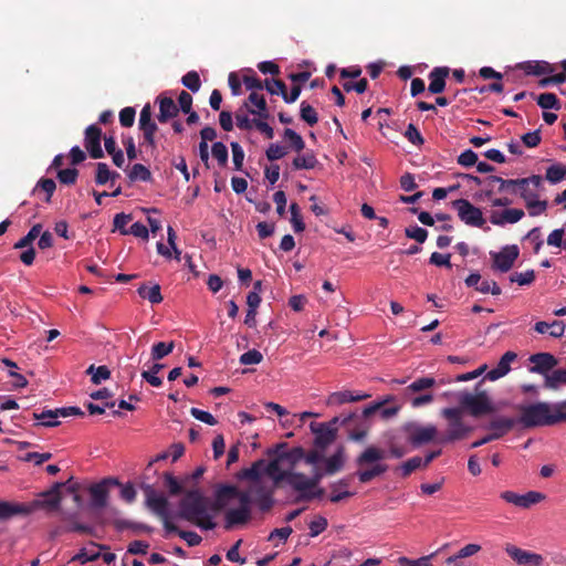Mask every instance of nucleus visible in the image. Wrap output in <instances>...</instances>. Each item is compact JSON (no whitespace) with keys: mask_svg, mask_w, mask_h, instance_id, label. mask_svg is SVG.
<instances>
[{"mask_svg":"<svg viewBox=\"0 0 566 566\" xmlns=\"http://www.w3.org/2000/svg\"><path fill=\"white\" fill-rule=\"evenodd\" d=\"M175 348V343H164L159 342L153 345L151 347V358L153 360H160L167 355H169Z\"/></svg>","mask_w":566,"mask_h":566,"instance_id":"43","label":"nucleus"},{"mask_svg":"<svg viewBox=\"0 0 566 566\" xmlns=\"http://www.w3.org/2000/svg\"><path fill=\"white\" fill-rule=\"evenodd\" d=\"M405 234L407 238L413 239L418 243H423L428 238V231L418 226L406 228Z\"/></svg>","mask_w":566,"mask_h":566,"instance_id":"57","label":"nucleus"},{"mask_svg":"<svg viewBox=\"0 0 566 566\" xmlns=\"http://www.w3.org/2000/svg\"><path fill=\"white\" fill-rule=\"evenodd\" d=\"M244 106L247 108H254V111H265L268 104L263 95L252 92L249 95L248 101L244 103Z\"/></svg>","mask_w":566,"mask_h":566,"instance_id":"54","label":"nucleus"},{"mask_svg":"<svg viewBox=\"0 0 566 566\" xmlns=\"http://www.w3.org/2000/svg\"><path fill=\"white\" fill-rule=\"evenodd\" d=\"M434 384H436L434 378H432V377H421V378H418L415 381H412L407 387L406 390L407 391H411V392H419V391H423L426 389H429V388L433 387Z\"/></svg>","mask_w":566,"mask_h":566,"instance_id":"52","label":"nucleus"},{"mask_svg":"<svg viewBox=\"0 0 566 566\" xmlns=\"http://www.w3.org/2000/svg\"><path fill=\"white\" fill-rule=\"evenodd\" d=\"M88 491L91 494L90 505L92 509L97 510L106 506L108 497L106 481L91 485Z\"/></svg>","mask_w":566,"mask_h":566,"instance_id":"25","label":"nucleus"},{"mask_svg":"<svg viewBox=\"0 0 566 566\" xmlns=\"http://www.w3.org/2000/svg\"><path fill=\"white\" fill-rule=\"evenodd\" d=\"M78 170L76 168L61 169L57 172L59 181L64 185H74L76 182Z\"/></svg>","mask_w":566,"mask_h":566,"instance_id":"59","label":"nucleus"},{"mask_svg":"<svg viewBox=\"0 0 566 566\" xmlns=\"http://www.w3.org/2000/svg\"><path fill=\"white\" fill-rule=\"evenodd\" d=\"M101 557L98 551L82 548L72 559L78 560L82 564L94 562Z\"/></svg>","mask_w":566,"mask_h":566,"instance_id":"62","label":"nucleus"},{"mask_svg":"<svg viewBox=\"0 0 566 566\" xmlns=\"http://www.w3.org/2000/svg\"><path fill=\"white\" fill-rule=\"evenodd\" d=\"M566 408V401L554 406L548 402H535L520 406L518 422L524 428L553 426L560 422V410Z\"/></svg>","mask_w":566,"mask_h":566,"instance_id":"3","label":"nucleus"},{"mask_svg":"<svg viewBox=\"0 0 566 566\" xmlns=\"http://www.w3.org/2000/svg\"><path fill=\"white\" fill-rule=\"evenodd\" d=\"M42 226L40 223L34 224L30 231L14 243V249H24L32 247L33 241L41 234Z\"/></svg>","mask_w":566,"mask_h":566,"instance_id":"37","label":"nucleus"},{"mask_svg":"<svg viewBox=\"0 0 566 566\" xmlns=\"http://www.w3.org/2000/svg\"><path fill=\"white\" fill-rule=\"evenodd\" d=\"M178 516L202 530H213L216 523L208 513V500L199 490H190L180 500Z\"/></svg>","mask_w":566,"mask_h":566,"instance_id":"2","label":"nucleus"},{"mask_svg":"<svg viewBox=\"0 0 566 566\" xmlns=\"http://www.w3.org/2000/svg\"><path fill=\"white\" fill-rule=\"evenodd\" d=\"M560 384L566 385V369H556L545 377V387L556 389Z\"/></svg>","mask_w":566,"mask_h":566,"instance_id":"42","label":"nucleus"},{"mask_svg":"<svg viewBox=\"0 0 566 566\" xmlns=\"http://www.w3.org/2000/svg\"><path fill=\"white\" fill-rule=\"evenodd\" d=\"M140 132L143 133L144 144H146L151 149L156 148V139L155 134L158 130V126L155 120L148 122L144 125L138 126Z\"/></svg>","mask_w":566,"mask_h":566,"instance_id":"34","label":"nucleus"},{"mask_svg":"<svg viewBox=\"0 0 566 566\" xmlns=\"http://www.w3.org/2000/svg\"><path fill=\"white\" fill-rule=\"evenodd\" d=\"M338 417H334L328 423H311V429L315 434L314 444L316 448L324 450L336 438V429L332 428L339 422Z\"/></svg>","mask_w":566,"mask_h":566,"instance_id":"11","label":"nucleus"},{"mask_svg":"<svg viewBox=\"0 0 566 566\" xmlns=\"http://www.w3.org/2000/svg\"><path fill=\"white\" fill-rule=\"evenodd\" d=\"M530 361L533 366L530 368L531 373H536L541 375H548L555 366H557L558 360L551 353H537L533 354L530 357Z\"/></svg>","mask_w":566,"mask_h":566,"instance_id":"16","label":"nucleus"},{"mask_svg":"<svg viewBox=\"0 0 566 566\" xmlns=\"http://www.w3.org/2000/svg\"><path fill=\"white\" fill-rule=\"evenodd\" d=\"M283 137L290 142V146L296 153H301L305 148V142L302 136L291 128H285Z\"/></svg>","mask_w":566,"mask_h":566,"instance_id":"40","label":"nucleus"},{"mask_svg":"<svg viewBox=\"0 0 566 566\" xmlns=\"http://www.w3.org/2000/svg\"><path fill=\"white\" fill-rule=\"evenodd\" d=\"M143 490L146 496V505L161 518L167 534L177 531V526L169 520L168 500L158 494L151 485H145Z\"/></svg>","mask_w":566,"mask_h":566,"instance_id":"6","label":"nucleus"},{"mask_svg":"<svg viewBox=\"0 0 566 566\" xmlns=\"http://www.w3.org/2000/svg\"><path fill=\"white\" fill-rule=\"evenodd\" d=\"M264 469H265L264 460H258L250 468L243 469L242 476L248 480L256 481L261 478Z\"/></svg>","mask_w":566,"mask_h":566,"instance_id":"47","label":"nucleus"},{"mask_svg":"<svg viewBox=\"0 0 566 566\" xmlns=\"http://www.w3.org/2000/svg\"><path fill=\"white\" fill-rule=\"evenodd\" d=\"M317 164L318 160L312 150L297 155L292 161V166L295 170L313 169Z\"/></svg>","mask_w":566,"mask_h":566,"instance_id":"31","label":"nucleus"},{"mask_svg":"<svg viewBox=\"0 0 566 566\" xmlns=\"http://www.w3.org/2000/svg\"><path fill=\"white\" fill-rule=\"evenodd\" d=\"M237 499L239 507L229 509L224 514V528L232 530L237 525L245 524L251 517V496L234 485H222L216 492V511L223 510L230 500Z\"/></svg>","mask_w":566,"mask_h":566,"instance_id":"1","label":"nucleus"},{"mask_svg":"<svg viewBox=\"0 0 566 566\" xmlns=\"http://www.w3.org/2000/svg\"><path fill=\"white\" fill-rule=\"evenodd\" d=\"M347 486H348V481L345 480V479H342L337 483L332 484L331 485L332 493H331L329 500L333 503H337V502H340L344 499L350 497L353 495V493H350L349 491L345 490V491H343L340 493H337V489H339V488H347Z\"/></svg>","mask_w":566,"mask_h":566,"instance_id":"48","label":"nucleus"},{"mask_svg":"<svg viewBox=\"0 0 566 566\" xmlns=\"http://www.w3.org/2000/svg\"><path fill=\"white\" fill-rule=\"evenodd\" d=\"M111 179V169L108 168L107 164L105 163H97L96 164V175H95V182L98 186H103L107 184Z\"/></svg>","mask_w":566,"mask_h":566,"instance_id":"56","label":"nucleus"},{"mask_svg":"<svg viewBox=\"0 0 566 566\" xmlns=\"http://www.w3.org/2000/svg\"><path fill=\"white\" fill-rule=\"evenodd\" d=\"M181 83L193 93L198 92L201 87L200 76L196 71L186 73L181 78Z\"/></svg>","mask_w":566,"mask_h":566,"instance_id":"49","label":"nucleus"},{"mask_svg":"<svg viewBox=\"0 0 566 566\" xmlns=\"http://www.w3.org/2000/svg\"><path fill=\"white\" fill-rule=\"evenodd\" d=\"M518 67L523 70L526 75L534 76L549 74L554 71L552 64L546 61H527L518 64Z\"/></svg>","mask_w":566,"mask_h":566,"instance_id":"26","label":"nucleus"},{"mask_svg":"<svg viewBox=\"0 0 566 566\" xmlns=\"http://www.w3.org/2000/svg\"><path fill=\"white\" fill-rule=\"evenodd\" d=\"M327 525H328V522L325 517L317 516L308 525L310 535L312 537L318 536L321 533H323L327 528Z\"/></svg>","mask_w":566,"mask_h":566,"instance_id":"63","label":"nucleus"},{"mask_svg":"<svg viewBox=\"0 0 566 566\" xmlns=\"http://www.w3.org/2000/svg\"><path fill=\"white\" fill-rule=\"evenodd\" d=\"M86 373L92 375L91 380L95 385H99L103 380H107L111 377V370L105 365L98 367L91 365Z\"/></svg>","mask_w":566,"mask_h":566,"instance_id":"41","label":"nucleus"},{"mask_svg":"<svg viewBox=\"0 0 566 566\" xmlns=\"http://www.w3.org/2000/svg\"><path fill=\"white\" fill-rule=\"evenodd\" d=\"M300 116L310 126H314L318 122L317 112L305 101L301 103Z\"/></svg>","mask_w":566,"mask_h":566,"instance_id":"44","label":"nucleus"},{"mask_svg":"<svg viewBox=\"0 0 566 566\" xmlns=\"http://www.w3.org/2000/svg\"><path fill=\"white\" fill-rule=\"evenodd\" d=\"M63 485L62 482H56L50 490L41 493L43 499L28 503L29 506H31V514L38 509L57 510L62 501L61 488H63Z\"/></svg>","mask_w":566,"mask_h":566,"instance_id":"12","label":"nucleus"},{"mask_svg":"<svg viewBox=\"0 0 566 566\" xmlns=\"http://www.w3.org/2000/svg\"><path fill=\"white\" fill-rule=\"evenodd\" d=\"M545 499V495L541 492L530 491L522 494L521 507L527 509L533 504H537Z\"/></svg>","mask_w":566,"mask_h":566,"instance_id":"61","label":"nucleus"},{"mask_svg":"<svg viewBox=\"0 0 566 566\" xmlns=\"http://www.w3.org/2000/svg\"><path fill=\"white\" fill-rule=\"evenodd\" d=\"M515 424V420L512 418L500 417L493 419L489 423V429L492 430V436H496V439L502 438L505 433L511 431Z\"/></svg>","mask_w":566,"mask_h":566,"instance_id":"28","label":"nucleus"},{"mask_svg":"<svg viewBox=\"0 0 566 566\" xmlns=\"http://www.w3.org/2000/svg\"><path fill=\"white\" fill-rule=\"evenodd\" d=\"M31 514V506L28 503L0 501V521L9 520L13 516H28Z\"/></svg>","mask_w":566,"mask_h":566,"instance_id":"18","label":"nucleus"},{"mask_svg":"<svg viewBox=\"0 0 566 566\" xmlns=\"http://www.w3.org/2000/svg\"><path fill=\"white\" fill-rule=\"evenodd\" d=\"M459 402L462 408L470 411L473 417H480L482 415L491 413L494 411L486 392L482 391L476 395L470 392H461L459 396Z\"/></svg>","mask_w":566,"mask_h":566,"instance_id":"7","label":"nucleus"},{"mask_svg":"<svg viewBox=\"0 0 566 566\" xmlns=\"http://www.w3.org/2000/svg\"><path fill=\"white\" fill-rule=\"evenodd\" d=\"M164 368L163 364H154L149 370H144L142 373V377L151 386L160 387L163 385L161 378L157 376V374Z\"/></svg>","mask_w":566,"mask_h":566,"instance_id":"45","label":"nucleus"},{"mask_svg":"<svg viewBox=\"0 0 566 566\" xmlns=\"http://www.w3.org/2000/svg\"><path fill=\"white\" fill-rule=\"evenodd\" d=\"M453 208L458 211V216L465 224L482 228L485 223L483 213L480 208L473 206L467 199H457L452 201Z\"/></svg>","mask_w":566,"mask_h":566,"instance_id":"9","label":"nucleus"},{"mask_svg":"<svg viewBox=\"0 0 566 566\" xmlns=\"http://www.w3.org/2000/svg\"><path fill=\"white\" fill-rule=\"evenodd\" d=\"M128 178L132 182L140 180V181H150L151 172L150 170L144 166L143 164H135L130 168L128 172Z\"/></svg>","mask_w":566,"mask_h":566,"instance_id":"36","label":"nucleus"},{"mask_svg":"<svg viewBox=\"0 0 566 566\" xmlns=\"http://www.w3.org/2000/svg\"><path fill=\"white\" fill-rule=\"evenodd\" d=\"M450 73V69L447 66H439L434 67L429 73V92L431 94H439L442 93L446 88V78Z\"/></svg>","mask_w":566,"mask_h":566,"instance_id":"22","label":"nucleus"},{"mask_svg":"<svg viewBox=\"0 0 566 566\" xmlns=\"http://www.w3.org/2000/svg\"><path fill=\"white\" fill-rule=\"evenodd\" d=\"M432 556L433 555L423 556L418 559H410L408 557L402 556L398 558V564L400 566H432L429 562Z\"/></svg>","mask_w":566,"mask_h":566,"instance_id":"64","label":"nucleus"},{"mask_svg":"<svg viewBox=\"0 0 566 566\" xmlns=\"http://www.w3.org/2000/svg\"><path fill=\"white\" fill-rule=\"evenodd\" d=\"M405 431L408 434V441L416 448L432 441L437 442L438 439V430L433 424L409 423L405 427Z\"/></svg>","mask_w":566,"mask_h":566,"instance_id":"10","label":"nucleus"},{"mask_svg":"<svg viewBox=\"0 0 566 566\" xmlns=\"http://www.w3.org/2000/svg\"><path fill=\"white\" fill-rule=\"evenodd\" d=\"M273 84L276 86L277 90H273L271 82L269 80H265V90L272 95H281L284 102L289 104L294 103L302 92L301 85L297 84L292 86L290 93H287L286 85L283 81L273 80Z\"/></svg>","mask_w":566,"mask_h":566,"instance_id":"17","label":"nucleus"},{"mask_svg":"<svg viewBox=\"0 0 566 566\" xmlns=\"http://www.w3.org/2000/svg\"><path fill=\"white\" fill-rule=\"evenodd\" d=\"M385 459H387V453L384 449L368 446L356 459V464L360 468L356 472L359 482L368 483L386 473L389 467L382 462Z\"/></svg>","mask_w":566,"mask_h":566,"instance_id":"4","label":"nucleus"},{"mask_svg":"<svg viewBox=\"0 0 566 566\" xmlns=\"http://www.w3.org/2000/svg\"><path fill=\"white\" fill-rule=\"evenodd\" d=\"M157 103L159 105V113L157 115L159 123L165 124L178 116L179 108L171 97L159 95L157 97Z\"/></svg>","mask_w":566,"mask_h":566,"instance_id":"19","label":"nucleus"},{"mask_svg":"<svg viewBox=\"0 0 566 566\" xmlns=\"http://www.w3.org/2000/svg\"><path fill=\"white\" fill-rule=\"evenodd\" d=\"M280 457L277 459H274L265 465L264 472L275 482H285L286 484L290 483V475H294L296 472L291 470H282L280 467Z\"/></svg>","mask_w":566,"mask_h":566,"instance_id":"24","label":"nucleus"},{"mask_svg":"<svg viewBox=\"0 0 566 566\" xmlns=\"http://www.w3.org/2000/svg\"><path fill=\"white\" fill-rule=\"evenodd\" d=\"M537 105L543 109L560 108V102L554 93H542L536 97Z\"/></svg>","mask_w":566,"mask_h":566,"instance_id":"35","label":"nucleus"},{"mask_svg":"<svg viewBox=\"0 0 566 566\" xmlns=\"http://www.w3.org/2000/svg\"><path fill=\"white\" fill-rule=\"evenodd\" d=\"M286 154L287 147L282 146L280 144H271L265 151L266 158L270 161L279 160L283 158Z\"/></svg>","mask_w":566,"mask_h":566,"instance_id":"58","label":"nucleus"},{"mask_svg":"<svg viewBox=\"0 0 566 566\" xmlns=\"http://www.w3.org/2000/svg\"><path fill=\"white\" fill-rule=\"evenodd\" d=\"M263 360V355L256 349H250L240 356L242 365H258Z\"/></svg>","mask_w":566,"mask_h":566,"instance_id":"60","label":"nucleus"},{"mask_svg":"<svg viewBox=\"0 0 566 566\" xmlns=\"http://www.w3.org/2000/svg\"><path fill=\"white\" fill-rule=\"evenodd\" d=\"M516 358H517L516 353L511 352V350L506 352L501 357L496 367H494L486 374V378L489 380L494 381V380H497L501 377L505 376L511 370V367H510L511 363H513Z\"/></svg>","mask_w":566,"mask_h":566,"instance_id":"23","label":"nucleus"},{"mask_svg":"<svg viewBox=\"0 0 566 566\" xmlns=\"http://www.w3.org/2000/svg\"><path fill=\"white\" fill-rule=\"evenodd\" d=\"M535 280L534 270H527L525 272H515L510 276V281L512 283H517L518 285H530Z\"/></svg>","mask_w":566,"mask_h":566,"instance_id":"55","label":"nucleus"},{"mask_svg":"<svg viewBox=\"0 0 566 566\" xmlns=\"http://www.w3.org/2000/svg\"><path fill=\"white\" fill-rule=\"evenodd\" d=\"M520 250L517 245H506L500 252L493 254L494 268L505 273L510 271L516 259L518 258Z\"/></svg>","mask_w":566,"mask_h":566,"instance_id":"15","label":"nucleus"},{"mask_svg":"<svg viewBox=\"0 0 566 566\" xmlns=\"http://www.w3.org/2000/svg\"><path fill=\"white\" fill-rule=\"evenodd\" d=\"M290 483L289 485L297 492L296 497L294 499V503H301V502H310L313 500V486H304L303 489H300L297 485H303L305 481V474L296 472L294 475H290Z\"/></svg>","mask_w":566,"mask_h":566,"instance_id":"20","label":"nucleus"},{"mask_svg":"<svg viewBox=\"0 0 566 566\" xmlns=\"http://www.w3.org/2000/svg\"><path fill=\"white\" fill-rule=\"evenodd\" d=\"M101 140L102 129L96 124L90 125L85 129L84 147L88 151L90 156L94 159H99L104 157Z\"/></svg>","mask_w":566,"mask_h":566,"instance_id":"14","label":"nucleus"},{"mask_svg":"<svg viewBox=\"0 0 566 566\" xmlns=\"http://www.w3.org/2000/svg\"><path fill=\"white\" fill-rule=\"evenodd\" d=\"M324 470L326 475H333L339 472L343 469L345 462L344 448L339 447L333 455L326 459L324 458Z\"/></svg>","mask_w":566,"mask_h":566,"instance_id":"27","label":"nucleus"},{"mask_svg":"<svg viewBox=\"0 0 566 566\" xmlns=\"http://www.w3.org/2000/svg\"><path fill=\"white\" fill-rule=\"evenodd\" d=\"M213 158L217 159L220 167H226L228 164V148L221 143L217 142L211 147Z\"/></svg>","mask_w":566,"mask_h":566,"instance_id":"51","label":"nucleus"},{"mask_svg":"<svg viewBox=\"0 0 566 566\" xmlns=\"http://www.w3.org/2000/svg\"><path fill=\"white\" fill-rule=\"evenodd\" d=\"M441 416L447 419V431L439 436L437 442L440 444L453 443L459 440L465 439L473 430L463 421V411L461 408H444Z\"/></svg>","mask_w":566,"mask_h":566,"instance_id":"5","label":"nucleus"},{"mask_svg":"<svg viewBox=\"0 0 566 566\" xmlns=\"http://www.w3.org/2000/svg\"><path fill=\"white\" fill-rule=\"evenodd\" d=\"M254 503L258 505L260 511H262V512L270 511L274 504V499L272 496V492H268V491H264L263 489H261L254 499Z\"/></svg>","mask_w":566,"mask_h":566,"instance_id":"46","label":"nucleus"},{"mask_svg":"<svg viewBox=\"0 0 566 566\" xmlns=\"http://www.w3.org/2000/svg\"><path fill=\"white\" fill-rule=\"evenodd\" d=\"M505 553L520 566H542L544 557L541 554L522 549L515 545L507 544Z\"/></svg>","mask_w":566,"mask_h":566,"instance_id":"13","label":"nucleus"},{"mask_svg":"<svg viewBox=\"0 0 566 566\" xmlns=\"http://www.w3.org/2000/svg\"><path fill=\"white\" fill-rule=\"evenodd\" d=\"M137 293L142 298L148 300L151 304H159L163 301L160 286L158 284H154L151 286L142 284L138 287Z\"/></svg>","mask_w":566,"mask_h":566,"instance_id":"30","label":"nucleus"},{"mask_svg":"<svg viewBox=\"0 0 566 566\" xmlns=\"http://www.w3.org/2000/svg\"><path fill=\"white\" fill-rule=\"evenodd\" d=\"M525 206L527 208L528 214L536 217L546 211L548 203L546 200L532 198L531 200L525 201Z\"/></svg>","mask_w":566,"mask_h":566,"instance_id":"53","label":"nucleus"},{"mask_svg":"<svg viewBox=\"0 0 566 566\" xmlns=\"http://www.w3.org/2000/svg\"><path fill=\"white\" fill-rule=\"evenodd\" d=\"M522 209H505L503 211H493L490 221L494 226L503 227L506 223H516L524 217Z\"/></svg>","mask_w":566,"mask_h":566,"instance_id":"21","label":"nucleus"},{"mask_svg":"<svg viewBox=\"0 0 566 566\" xmlns=\"http://www.w3.org/2000/svg\"><path fill=\"white\" fill-rule=\"evenodd\" d=\"M291 223L295 232H303L305 230V223L301 216V209L297 203L293 202L290 206Z\"/></svg>","mask_w":566,"mask_h":566,"instance_id":"50","label":"nucleus"},{"mask_svg":"<svg viewBox=\"0 0 566 566\" xmlns=\"http://www.w3.org/2000/svg\"><path fill=\"white\" fill-rule=\"evenodd\" d=\"M423 468L422 458L412 457L401 465H398L395 470L399 471L402 478L409 476L417 469Z\"/></svg>","mask_w":566,"mask_h":566,"instance_id":"38","label":"nucleus"},{"mask_svg":"<svg viewBox=\"0 0 566 566\" xmlns=\"http://www.w3.org/2000/svg\"><path fill=\"white\" fill-rule=\"evenodd\" d=\"M367 395L354 396L350 391H337L329 395L327 399L328 405H343L346 402L359 401L367 398Z\"/></svg>","mask_w":566,"mask_h":566,"instance_id":"32","label":"nucleus"},{"mask_svg":"<svg viewBox=\"0 0 566 566\" xmlns=\"http://www.w3.org/2000/svg\"><path fill=\"white\" fill-rule=\"evenodd\" d=\"M489 184H497V192H503L505 190H510L513 193H516L517 186H521L520 179H503L499 176H489Z\"/></svg>","mask_w":566,"mask_h":566,"instance_id":"33","label":"nucleus"},{"mask_svg":"<svg viewBox=\"0 0 566 566\" xmlns=\"http://www.w3.org/2000/svg\"><path fill=\"white\" fill-rule=\"evenodd\" d=\"M85 413L78 407H62L56 409H46L41 412H33V418L40 420V426L44 427H57L60 417L66 418L72 416L83 417Z\"/></svg>","mask_w":566,"mask_h":566,"instance_id":"8","label":"nucleus"},{"mask_svg":"<svg viewBox=\"0 0 566 566\" xmlns=\"http://www.w3.org/2000/svg\"><path fill=\"white\" fill-rule=\"evenodd\" d=\"M566 176V166L563 164H554L546 169L545 178L551 184L562 181Z\"/></svg>","mask_w":566,"mask_h":566,"instance_id":"39","label":"nucleus"},{"mask_svg":"<svg viewBox=\"0 0 566 566\" xmlns=\"http://www.w3.org/2000/svg\"><path fill=\"white\" fill-rule=\"evenodd\" d=\"M388 400L389 399L381 401V402H375V403H371V405L365 407L361 412L363 418H369L378 411L380 412L381 418H384V419H388V418L395 416L398 412L397 407H389V408L384 407L385 402H387Z\"/></svg>","mask_w":566,"mask_h":566,"instance_id":"29","label":"nucleus"}]
</instances>
